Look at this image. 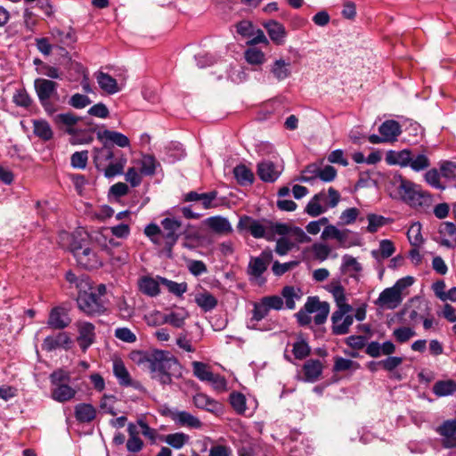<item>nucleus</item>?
Wrapping results in <instances>:
<instances>
[{
  "mask_svg": "<svg viewBox=\"0 0 456 456\" xmlns=\"http://www.w3.org/2000/svg\"><path fill=\"white\" fill-rule=\"evenodd\" d=\"M187 314L182 313L172 312L166 314L163 318V322L168 323L175 328H182L184 325Z\"/></svg>",
  "mask_w": 456,
  "mask_h": 456,
  "instance_id": "nucleus-55",
  "label": "nucleus"
},
{
  "mask_svg": "<svg viewBox=\"0 0 456 456\" xmlns=\"http://www.w3.org/2000/svg\"><path fill=\"white\" fill-rule=\"evenodd\" d=\"M432 391L439 397L451 395L456 392V382L452 379L436 381Z\"/></svg>",
  "mask_w": 456,
  "mask_h": 456,
  "instance_id": "nucleus-37",
  "label": "nucleus"
},
{
  "mask_svg": "<svg viewBox=\"0 0 456 456\" xmlns=\"http://www.w3.org/2000/svg\"><path fill=\"white\" fill-rule=\"evenodd\" d=\"M233 175L239 184L245 186L252 184L254 174L245 165H238L233 168Z\"/></svg>",
  "mask_w": 456,
  "mask_h": 456,
  "instance_id": "nucleus-39",
  "label": "nucleus"
},
{
  "mask_svg": "<svg viewBox=\"0 0 456 456\" xmlns=\"http://www.w3.org/2000/svg\"><path fill=\"white\" fill-rule=\"evenodd\" d=\"M411 151L404 149L399 151H388L386 155V161L388 165H397L401 167H407L411 160Z\"/></svg>",
  "mask_w": 456,
  "mask_h": 456,
  "instance_id": "nucleus-26",
  "label": "nucleus"
},
{
  "mask_svg": "<svg viewBox=\"0 0 456 456\" xmlns=\"http://www.w3.org/2000/svg\"><path fill=\"white\" fill-rule=\"evenodd\" d=\"M160 225L162 247H164L168 256H172L173 248L182 235L186 240L197 238L196 234L189 230L190 224L183 227L182 222L175 217L164 218L161 220Z\"/></svg>",
  "mask_w": 456,
  "mask_h": 456,
  "instance_id": "nucleus-5",
  "label": "nucleus"
},
{
  "mask_svg": "<svg viewBox=\"0 0 456 456\" xmlns=\"http://www.w3.org/2000/svg\"><path fill=\"white\" fill-rule=\"evenodd\" d=\"M264 27L267 30L268 36L273 43L278 45L284 43L287 32L285 27L281 23L276 20H269L264 24Z\"/></svg>",
  "mask_w": 456,
  "mask_h": 456,
  "instance_id": "nucleus-25",
  "label": "nucleus"
},
{
  "mask_svg": "<svg viewBox=\"0 0 456 456\" xmlns=\"http://www.w3.org/2000/svg\"><path fill=\"white\" fill-rule=\"evenodd\" d=\"M393 336L398 343H405L416 336L415 330L411 327H399L394 330Z\"/></svg>",
  "mask_w": 456,
  "mask_h": 456,
  "instance_id": "nucleus-50",
  "label": "nucleus"
},
{
  "mask_svg": "<svg viewBox=\"0 0 456 456\" xmlns=\"http://www.w3.org/2000/svg\"><path fill=\"white\" fill-rule=\"evenodd\" d=\"M193 375L201 381H208L212 378L213 372L210 370V367L201 362H191Z\"/></svg>",
  "mask_w": 456,
  "mask_h": 456,
  "instance_id": "nucleus-43",
  "label": "nucleus"
},
{
  "mask_svg": "<svg viewBox=\"0 0 456 456\" xmlns=\"http://www.w3.org/2000/svg\"><path fill=\"white\" fill-rule=\"evenodd\" d=\"M97 414L96 408L91 403H78L75 406V417L77 421L82 423L92 422Z\"/></svg>",
  "mask_w": 456,
  "mask_h": 456,
  "instance_id": "nucleus-30",
  "label": "nucleus"
},
{
  "mask_svg": "<svg viewBox=\"0 0 456 456\" xmlns=\"http://www.w3.org/2000/svg\"><path fill=\"white\" fill-rule=\"evenodd\" d=\"M151 276H142L138 280L139 290L148 297H157L160 293L159 285L161 284L159 279Z\"/></svg>",
  "mask_w": 456,
  "mask_h": 456,
  "instance_id": "nucleus-21",
  "label": "nucleus"
},
{
  "mask_svg": "<svg viewBox=\"0 0 456 456\" xmlns=\"http://www.w3.org/2000/svg\"><path fill=\"white\" fill-rule=\"evenodd\" d=\"M305 309L308 312L316 313L314 321L316 325L323 324L330 313V305L321 302L317 297H309L305 302Z\"/></svg>",
  "mask_w": 456,
  "mask_h": 456,
  "instance_id": "nucleus-14",
  "label": "nucleus"
},
{
  "mask_svg": "<svg viewBox=\"0 0 456 456\" xmlns=\"http://www.w3.org/2000/svg\"><path fill=\"white\" fill-rule=\"evenodd\" d=\"M439 434L444 436V444L445 447L452 448L456 446V420H446L438 428Z\"/></svg>",
  "mask_w": 456,
  "mask_h": 456,
  "instance_id": "nucleus-24",
  "label": "nucleus"
},
{
  "mask_svg": "<svg viewBox=\"0 0 456 456\" xmlns=\"http://www.w3.org/2000/svg\"><path fill=\"white\" fill-rule=\"evenodd\" d=\"M113 372L117 378L118 384L122 387H132L136 390L142 391L143 389L141 382L134 380L131 378L128 370L121 361L114 362Z\"/></svg>",
  "mask_w": 456,
  "mask_h": 456,
  "instance_id": "nucleus-16",
  "label": "nucleus"
},
{
  "mask_svg": "<svg viewBox=\"0 0 456 456\" xmlns=\"http://www.w3.org/2000/svg\"><path fill=\"white\" fill-rule=\"evenodd\" d=\"M156 170V159L151 155H144L142 159L141 173L152 175Z\"/></svg>",
  "mask_w": 456,
  "mask_h": 456,
  "instance_id": "nucleus-58",
  "label": "nucleus"
},
{
  "mask_svg": "<svg viewBox=\"0 0 456 456\" xmlns=\"http://www.w3.org/2000/svg\"><path fill=\"white\" fill-rule=\"evenodd\" d=\"M144 233L152 243L157 246H162L161 227L151 223L145 227Z\"/></svg>",
  "mask_w": 456,
  "mask_h": 456,
  "instance_id": "nucleus-49",
  "label": "nucleus"
},
{
  "mask_svg": "<svg viewBox=\"0 0 456 456\" xmlns=\"http://www.w3.org/2000/svg\"><path fill=\"white\" fill-rule=\"evenodd\" d=\"M82 119V118L72 112L60 113L53 117V121L56 127L72 136L71 142L73 144L90 143L94 139L91 133L96 131V126L93 122L88 121L86 123L87 128L84 134H80V131L77 128V125Z\"/></svg>",
  "mask_w": 456,
  "mask_h": 456,
  "instance_id": "nucleus-2",
  "label": "nucleus"
},
{
  "mask_svg": "<svg viewBox=\"0 0 456 456\" xmlns=\"http://www.w3.org/2000/svg\"><path fill=\"white\" fill-rule=\"evenodd\" d=\"M115 337L126 343H134L136 341L135 334L128 328L116 329Z\"/></svg>",
  "mask_w": 456,
  "mask_h": 456,
  "instance_id": "nucleus-61",
  "label": "nucleus"
},
{
  "mask_svg": "<svg viewBox=\"0 0 456 456\" xmlns=\"http://www.w3.org/2000/svg\"><path fill=\"white\" fill-rule=\"evenodd\" d=\"M367 219L369 223L367 230L370 232H376L379 228L384 226L387 224L386 217L375 214L368 215Z\"/></svg>",
  "mask_w": 456,
  "mask_h": 456,
  "instance_id": "nucleus-57",
  "label": "nucleus"
},
{
  "mask_svg": "<svg viewBox=\"0 0 456 456\" xmlns=\"http://www.w3.org/2000/svg\"><path fill=\"white\" fill-rule=\"evenodd\" d=\"M34 87L45 111L47 115L53 116L58 110V107L54 103L60 100L57 91L58 84L53 80L37 78L34 82Z\"/></svg>",
  "mask_w": 456,
  "mask_h": 456,
  "instance_id": "nucleus-6",
  "label": "nucleus"
},
{
  "mask_svg": "<svg viewBox=\"0 0 456 456\" xmlns=\"http://www.w3.org/2000/svg\"><path fill=\"white\" fill-rule=\"evenodd\" d=\"M431 163L425 152L411 154V160L409 164V167H411L415 172H420L426 170L430 167Z\"/></svg>",
  "mask_w": 456,
  "mask_h": 456,
  "instance_id": "nucleus-42",
  "label": "nucleus"
},
{
  "mask_svg": "<svg viewBox=\"0 0 456 456\" xmlns=\"http://www.w3.org/2000/svg\"><path fill=\"white\" fill-rule=\"evenodd\" d=\"M305 380L307 382H315L322 373V364L320 360L310 359L303 365Z\"/></svg>",
  "mask_w": 456,
  "mask_h": 456,
  "instance_id": "nucleus-28",
  "label": "nucleus"
},
{
  "mask_svg": "<svg viewBox=\"0 0 456 456\" xmlns=\"http://www.w3.org/2000/svg\"><path fill=\"white\" fill-rule=\"evenodd\" d=\"M302 296L303 292L299 288L285 286L281 289V297L285 300V305L289 310L295 309L296 301L300 300Z\"/></svg>",
  "mask_w": 456,
  "mask_h": 456,
  "instance_id": "nucleus-32",
  "label": "nucleus"
},
{
  "mask_svg": "<svg viewBox=\"0 0 456 456\" xmlns=\"http://www.w3.org/2000/svg\"><path fill=\"white\" fill-rule=\"evenodd\" d=\"M379 132L386 142H395L402 133L400 124L393 119L383 122L379 127Z\"/></svg>",
  "mask_w": 456,
  "mask_h": 456,
  "instance_id": "nucleus-22",
  "label": "nucleus"
},
{
  "mask_svg": "<svg viewBox=\"0 0 456 456\" xmlns=\"http://www.w3.org/2000/svg\"><path fill=\"white\" fill-rule=\"evenodd\" d=\"M77 306L87 315L101 314L105 311L103 300L94 292L80 290L77 298Z\"/></svg>",
  "mask_w": 456,
  "mask_h": 456,
  "instance_id": "nucleus-9",
  "label": "nucleus"
},
{
  "mask_svg": "<svg viewBox=\"0 0 456 456\" xmlns=\"http://www.w3.org/2000/svg\"><path fill=\"white\" fill-rule=\"evenodd\" d=\"M193 403L197 408L210 412H216L220 408V404L216 400L202 393H199L193 396Z\"/></svg>",
  "mask_w": 456,
  "mask_h": 456,
  "instance_id": "nucleus-34",
  "label": "nucleus"
},
{
  "mask_svg": "<svg viewBox=\"0 0 456 456\" xmlns=\"http://www.w3.org/2000/svg\"><path fill=\"white\" fill-rule=\"evenodd\" d=\"M94 163L98 171L102 172L106 178H112L123 174L126 159L120 154L117 156L106 142L102 148L94 150Z\"/></svg>",
  "mask_w": 456,
  "mask_h": 456,
  "instance_id": "nucleus-3",
  "label": "nucleus"
},
{
  "mask_svg": "<svg viewBox=\"0 0 456 456\" xmlns=\"http://www.w3.org/2000/svg\"><path fill=\"white\" fill-rule=\"evenodd\" d=\"M71 322L69 311L63 306L53 307L49 314L47 325L53 330H63Z\"/></svg>",
  "mask_w": 456,
  "mask_h": 456,
  "instance_id": "nucleus-15",
  "label": "nucleus"
},
{
  "mask_svg": "<svg viewBox=\"0 0 456 456\" xmlns=\"http://www.w3.org/2000/svg\"><path fill=\"white\" fill-rule=\"evenodd\" d=\"M13 102L20 107H28L32 103V100L25 90H18L13 95Z\"/></svg>",
  "mask_w": 456,
  "mask_h": 456,
  "instance_id": "nucleus-64",
  "label": "nucleus"
},
{
  "mask_svg": "<svg viewBox=\"0 0 456 456\" xmlns=\"http://www.w3.org/2000/svg\"><path fill=\"white\" fill-rule=\"evenodd\" d=\"M400 199L410 207L426 211L433 203L432 195L421 187L409 180L400 178L398 186Z\"/></svg>",
  "mask_w": 456,
  "mask_h": 456,
  "instance_id": "nucleus-4",
  "label": "nucleus"
},
{
  "mask_svg": "<svg viewBox=\"0 0 456 456\" xmlns=\"http://www.w3.org/2000/svg\"><path fill=\"white\" fill-rule=\"evenodd\" d=\"M194 300L204 312H210L217 305V299L208 291L198 293Z\"/></svg>",
  "mask_w": 456,
  "mask_h": 456,
  "instance_id": "nucleus-38",
  "label": "nucleus"
},
{
  "mask_svg": "<svg viewBox=\"0 0 456 456\" xmlns=\"http://www.w3.org/2000/svg\"><path fill=\"white\" fill-rule=\"evenodd\" d=\"M166 414L178 426L200 428L202 422L197 417L193 416L186 411H179L177 409H167Z\"/></svg>",
  "mask_w": 456,
  "mask_h": 456,
  "instance_id": "nucleus-13",
  "label": "nucleus"
},
{
  "mask_svg": "<svg viewBox=\"0 0 456 456\" xmlns=\"http://www.w3.org/2000/svg\"><path fill=\"white\" fill-rule=\"evenodd\" d=\"M259 178L267 183L274 182L281 175V170L271 161H263L257 166Z\"/></svg>",
  "mask_w": 456,
  "mask_h": 456,
  "instance_id": "nucleus-27",
  "label": "nucleus"
},
{
  "mask_svg": "<svg viewBox=\"0 0 456 456\" xmlns=\"http://www.w3.org/2000/svg\"><path fill=\"white\" fill-rule=\"evenodd\" d=\"M245 59L249 64L259 65L265 61V53L256 48H248L245 52Z\"/></svg>",
  "mask_w": 456,
  "mask_h": 456,
  "instance_id": "nucleus-56",
  "label": "nucleus"
},
{
  "mask_svg": "<svg viewBox=\"0 0 456 456\" xmlns=\"http://www.w3.org/2000/svg\"><path fill=\"white\" fill-rule=\"evenodd\" d=\"M143 359L148 364L151 378L162 385L171 384L172 376L180 372V364L169 351L152 350L147 353Z\"/></svg>",
  "mask_w": 456,
  "mask_h": 456,
  "instance_id": "nucleus-1",
  "label": "nucleus"
},
{
  "mask_svg": "<svg viewBox=\"0 0 456 456\" xmlns=\"http://www.w3.org/2000/svg\"><path fill=\"white\" fill-rule=\"evenodd\" d=\"M326 195L324 192H319L315 194L305 207V212L313 217L318 216L326 212L327 208L321 205L322 201H324Z\"/></svg>",
  "mask_w": 456,
  "mask_h": 456,
  "instance_id": "nucleus-33",
  "label": "nucleus"
},
{
  "mask_svg": "<svg viewBox=\"0 0 456 456\" xmlns=\"http://www.w3.org/2000/svg\"><path fill=\"white\" fill-rule=\"evenodd\" d=\"M407 237L412 247H419L423 243L420 223L417 222L411 225L407 232Z\"/></svg>",
  "mask_w": 456,
  "mask_h": 456,
  "instance_id": "nucleus-47",
  "label": "nucleus"
},
{
  "mask_svg": "<svg viewBox=\"0 0 456 456\" xmlns=\"http://www.w3.org/2000/svg\"><path fill=\"white\" fill-rule=\"evenodd\" d=\"M353 311L352 306H343L341 310H336L331 315L332 333L345 335L349 332V328L354 322V316L348 314Z\"/></svg>",
  "mask_w": 456,
  "mask_h": 456,
  "instance_id": "nucleus-10",
  "label": "nucleus"
},
{
  "mask_svg": "<svg viewBox=\"0 0 456 456\" xmlns=\"http://www.w3.org/2000/svg\"><path fill=\"white\" fill-rule=\"evenodd\" d=\"M208 226L216 233L230 234L232 232V227L229 220L221 216L208 217L206 220Z\"/></svg>",
  "mask_w": 456,
  "mask_h": 456,
  "instance_id": "nucleus-29",
  "label": "nucleus"
},
{
  "mask_svg": "<svg viewBox=\"0 0 456 456\" xmlns=\"http://www.w3.org/2000/svg\"><path fill=\"white\" fill-rule=\"evenodd\" d=\"M395 250V246L391 240H382L379 242V252L372 250L371 255L376 258H379V255H380L382 258H388L394 254Z\"/></svg>",
  "mask_w": 456,
  "mask_h": 456,
  "instance_id": "nucleus-51",
  "label": "nucleus"
},
{
  "mask_svg": "<svg viewBox=\"0 0 456 456\" xmlns=\"http://www.w3.org/2000/svg\"><path fill=\"white\" fill-rule=\"evenodd\" d=\"M269 311L270 310L267 308L265 304H264L262 299H260V301L258 302L254 303L252 316L248 322L247 323V328L249 330H267L268 329L259 327L257 323L268 315Z\"/></svg>",
  "mask_w": 456,
  "mask_h": 456,
  "instance_id": "nucleus-20",
  "label": "nucleus"
},
{
  "mask_svg": "<svg viewBox=\"0 0 456 456\" xmlns=\"http://www.w3.org/2000/svg\"><path fill=\"white\" fill-rule=\"evenodd\" d=\"M190 440L188 435L177 432L174 434H169L166 436L164 441L170 446L175 449H181L184 444H186Z\"/></svg>",
  "mask_w": 456,
  "mask_h": 456,
  "instance_id": "nucleus-45",
  "label": "nucleus"
},
{
  "mask_svg": "<svg viewBox=\"0 0 456 456\" xmlns=\"http://www.w3.org/2000/svg\"><path fill=\"white\" fill-rule=\"evenodd\" d=\"M88 151H76L70 157V164L74 168L85 169L87 165Z\"/></svg>",
  "mask_w": 456,
  "mask_h": 456,
  "instance_id": "nucleus-54",
  "label": "nucleus"
},
{
  "mask_svg": "<svg viewBox=\"0 0 456 456\" xmlns=\"http://www.w3.org/2000/svg\"><path fill=\"white\" fill-rule=\"evenodd\" d=\"M159 281L162 285H164L170 293L182 297L183 293L187 290V284L185 282L178 283L170 280H167L164 277H159Z\"/></svg>",
  "mask_w": 456,
  "mask_h": 456,
  "instance_id": "nucleus-46",
  "label": "nucleus"
},
{
  "mask_svg": "<svg viewBox=\"0 0 456 456\" xmlns=\"http://www.w3.org/2000/svg\"><path fill=\"white\" fill-rule=\"evenodd\" d=\"M71 344V338L67 332H59L56 335L46 337L43 343L42 348L47 352H52L58 348L68 349Z\"/></svg>",
  "mask_w": 456,
  "mask_h": 456,
  "instance_id": "nucleus-19",
  "label": "nucleus"
},
{
  "mask_svg": "<svg viewBox=\"0 0 456 456\" xmlns=\"http://www.w3.org/2000/svg\"><path fill=\"white\" fill-rule=\"evenodd\" d=\"M70 379V373L62 369H58L50 375L51 395L54 401L65 403L75 397L77 390L69 385Z\"/></svg>",
  "mask_w": 456,
  "mask_h": 456,
  "instance_id": "nucleus-7",
  "label": "nucleus"
},
{
  "mask_svg": "<svg viewBox=\"0 0 456 456\" xmlns=\"http://www.w3.org/2000/svg\"><path fill=\"white\" fill-rule=\"evenodd\" d=\"M95 132L98 140L102 142L109 141L122 148L127 147L130 144L128 137L119 132L110 131L108 129L98 130Z\"/></svg>",
  "mask_w": 456,
  "mask_h": 456,
  "instance_id": "nucleus-23",
  "label": "nucleus"
},
{
  "mask_svg": "<svg viewBox=\"0 0 456 456\" xmlns=\"http://www.w3.org/2000/svg\"><path fill=\"white\" fill-rule=\"evenodd\" d=\"M33 132L36 136L45 142L51 140L53 136L50 124L45 119L33 120Z\"/></svg>",
  "mask_w": 456,
  "mask_h": 456,
  "instance_id": "nucleus-35",
  "label": "nucleus"
},
{
  "mask_svg": "<svg viewBox=\"0 0 456 456\" xmlns=\"http://www.w3.org/2000/svg\"><path fill=\"white\" fill-rule=\"evenodd\" d=\"M272 258V253L266 251L262 252L259 256L251 257L248 267V274L256 278L260 277L266 271Z\"/></svg>",
  "mask_w": 456,
  "mask_h": 456,
  "instance_id": "nucleus-18",
  "label": "nucleus"
},
{
  "mask_svg": "<svg viewBox=\"0 0 456 456\" xmlns=\"http://www.w3.org/2000/svg\"><path fill=\"white\" fill-rule=\"evenodd\" d=\"M117 402V398L114 395H104L101 401H100V409L108 414H110L112 416L117 415V412L115 411V403Z\"/></svg>",
  "mask_w": 456,
  "mask_h": 456,
  "instance_id": "nucleus-53",
  "label": "nucleus"
},
{
  "mask_svg": "<svg viewBox=\"0 0 456 456\" xmlns=\"http://www.w3.org/2000/svg\"><path fill=\"white\" fill-rule=\"evenodd\" d=\"M76 327L78 332L77 341L83 352H86L95 341V327L86 321H77Z\"/></svg>",
  "mask_w": 456,
  "mask_h": 456,
  "instance_id": "nucleus-12",
  "label": "nucleus"
},
{
  "mask_svg": "<svg viewBox=\"0 0 456 456\" xmlns=\"http://www.w3.org/2000/svg\"><path fill=\"white\" fill-rule=\"evenodd\" d=\"M66 280L70 284H75V286L79 289V290H83L86 289H90V283L85 277L78 278L71 271L66 273Z\"/></svg>",
  "mask_w": 456,
  "mask_h": 456,
  "instance_id": "nucleus-59",
  "label": "nucleus"
},
{
  "mask_svg": "<svg viewBox=\"0 0 456 456\" xmlns=\"http://www.w3.org/2000/svg\"><path fill=\"white\" fill-rule=\"evenodd\" d=\"M95 77L100 88L109 94H114L119 91L117 80L110 75L102 71H98Z\"/></svg>",
  "mask_w": 456,
  "mask_h": 456,
  "instance_id": "nucleus-31",
  "label": "nucleus"
},
{
  "mask_svg": "<svg viewBox=\"0 0 456 456\" xmlns=\"http://www.w3.org/2000/svg\"><path fill=\"white\" fill-rule=\"evenodd\" d=\"M237 229L239 232L248 231L256 239L267 238L270 240L267 236L269 227L248 216H242L240 217Z\"/></svg>",
  "mask_w": 456,
  "mask_h": 456,
  "instance_id": "nucleus-11",
  "label": "nucleus"
},
{
  "mask_svg": "<svg viewBox=\"0 0 456 456\" xmlns=\"http://www.w3.org/2000/svg\"><path fill=\"white\" fill-rule=\"evenodd\" d=\"M320 172V167L316 165H309L303 171V175L300 178L301 182L311 183L316 178H319L318 173Z\"/></svg>",
  "mask_w": 456,
  "mask_h": 456,
  "instance_id": "nucleus-62",
  "label": "nucleus"
},
{
  "mask_svg": "<svg viewBox=\"0 0 456 456\" xmlns=\"http://www.w3.org/2000/svg\"><path fill=\"white\" fill-rule=\"evenodd\" d=\"M187 267L190 273L194 276H200L208 271L207 265L200 260H190L187 264Z\"/></svg>",
  "mask_w": 456,
  "mask_h": 456,
  "instance_id": "nucleus-63",
  "label": "nucleus"
},
{
  "mask_svg": "<svg viewBox=\"0 0 456 456\" xmlns=\"http://www.w3.org/2000/svg\"><path fill=\"white\" fill-rule=\"evenodd\" d=\"M292 353L296 359L303 360L310 354L311 348L305 339L300 338L293 344Z\"/></svg>",
  "mask_w": 456,
  "mask_h": 456,
  "instance_id": "nucleus-48",
  "label": "nucleus"
},
{
  "mask_svg": "<svg viewBox=\"0 0 456 456\" xmlns=\"http://www.w3.org/2000/svg\"><path fill=\"white\" fill-rule=\"evenodd\" d=\"M362 270V265L356 260L355 257L345 255L342 257L341 271L343 273H350L351 277H356V275Z\"/></svg>",
  "mask_w": 456,
  "mask_h": 456,
  "instance_id": "nucleus-40",
  "label": "nucleus"
},
{
  "mask_svg": "<svg viewBox=\"0 0 456 456\" xmlns=\"http://www.w3.org/2000/svg\"><path fill=\"white\" fill-rule=\"evenodd\" d=\"M51 35L54 40L67 46L71 45L77 40L75 33L71 28L64 32L58 28H53L51 29Z\"/></svg>",
  "mask_w": 456,
  "mask_h": 456,
  "instance_id": "nucleus-41",
  "label": "nucleus"
},
{
  "mask_svg": "<svg viewBox=\"0 0 456 456\" xmlns=\"http://www.w3.org/2000/svg\"><path fill=\"white\" fill-rule=\"evenodd\" d=\"M91 102L92 101L88 96L81 94H73L69 101V104L76 109H83L91 104Z\"/></svg>",
  "mask_w": 456,
  "mask_h": 456,
  "instance_id": "nucleus-60",
  "label": "nucleus"
},
{
  "mask_svg": "<svg viewBox=\"0 0 456 456\" xmlns=\"http://www.w3.org/2000/svg\"><path fill=\"white\" fill-rule=\"evenodd\" d=\"M230 403L234 411L242 414L246 411V398L241 393L233 392L230 395Z\"/></svg>",
  "mask_w": 456,
  "mask_h": 456,
  "instance_id": "nucleus-52",
  "label": "nucleus"
},
{
  "mask_svg": "<svg viewBox=\"0 0 456 456\" xmlns=\"http://www.w3.org/2000/svg\"><path fill=\"white\" fill-rule=\"evenodd\" d=\"M70 250L77 264L85 269H94L102 265V262L96 253L88 246V240L73 239L70 243Z\"/></svg>",
  "mask_w": 456,
  "mask_h": 456,
  "instance_id": "nucleus-8",
  "label": "nucleus"
},
{
  "mask_svg": "<svg viewBox=\"0 0 456 456\" xmlns=\"http://www.w3.org/2000/svg\"><path fill=\"white\" fill-rule=\"evenodd\" d=\"M331 287V293L335 298L338 309L341 310L343 306H351L350 305L346 304V296H345V290L343 287L339 284V282L337 281H332L330 283Z\"/></svg>",
  "mask_w": 456,
  "mask_h": 456,
  "instance_id": "nucleus-44",
  "label": "nucleus"
},
{
  "mask_svg": "<svg viewBox=\"0 0 456 456\" xmlns=\"http://www.w3.org/2000/svg\"><path fill=\"white\" fill-rule=\"evenodd\" d=\"M270 70L277 80H284L288 78L291 74L290 62L286 61L283 59L276 60L272 65Z\"/></svg>",
  "mask_w": 456,
  "mask_h": 456,
  "instance_id": "nucleus-36",
  "label": "nucleus"
},
{
  "mask_svg": "<svg viewBox=\"0 0 456 456\" xmlns=\"http://www.w3.org/2000/svg\"><path fill=\"white\" fill-rule=\"evenodd\" d=\"M403 301L400 295L393 287L385 289L379 296L375 304L382 308L395 309Z\"/></svg>",
  "mask_w": 456,
  "mask_h": 456,
  "instance_id": "nucleus-17",
  "label": "nucleus"
}]
</instances>
